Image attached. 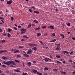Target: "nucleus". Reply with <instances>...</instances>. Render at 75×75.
<instances>
[{
    "label": "nucleus",
    "instance_id": "nucleus-27",
    "mask_svg": "<svg viewBox=\"0 0 75 75\" xmlns=\"http://www.w3.org/2000/svg\"><path fill=\"white\" fill-rule=\"evenodd\" d=\"M44 60H45V62L48 61V58L47 59V58H45V59Z\"/></svg>",
    "mask_w": 75,
    "mask_h": 75
},
{
    "label": "nucleus",
    "instance_id": "nucleus-43",
    "mask_svg": "<svg viewBox=\"0 0 75 75\" xmlns=\"http://www.w3.org/2000/svg\"><path fill=\"white\" fill-rule=\"evenodd\" d=\"M13 28L15 30H17V28H16V27H13Z\"/></svg>",
    "mask_w": 75,
    "mask_h": 75
},
{
    "label": "nucleus",
    "instance_id": "nucleus-2",
    "mask_svg": "<svg viewBox=\"0 0 75 75\" xmlns=\"http://www.w3.org/2000/svg\"><path fill=\"white\" fill-rule=\"evenodd\" d=\"M55 45L57 46V47L56 49V50H59V49L60 48V47H61L60 44H55Z\"/></svg>",
    "mask_w": 75,
    "mask_h": 75
},
{
    "label": "nucleus",
    "instance_id": "nucleus-6",
    "mask_svg": "<svg viewBox=\"0 0 75 75\" xmlns=\"http://www.w3.org/2000/svg\"><path fill=\"white\" fill-rule=\"evenodd\" d=\"M7 52V51L6 50H1L0 51V54H1V53H3V52Z\"/></svg>",
    "mask_w": 75,
    "mask_h": 75
},
{
    "label": "nucleus",
    "instance_id": "nucleus-11",
    "mask_svg": "<svg viewBox=\"0 0 75 75\" xmlns=\"http://www.w3.org/2000/svg\"><path fill=\"white\" fill-rule=\"evenodd\" d=\"M32 72L35 74V73H36L37 72V70H36L33 69L32 70Z\"/></svg>",
    "mask_w": 75,
    "mask_h": 75
},
{
    "label": "nucleus",
    "instance_id": "nucleus-45",
    "mask_svg": "<svg viewBox=\"0 0 75 75\" xmlns=\"http://www.w3.org/2000/svg\"><path fill=\"white\" fill-rule=\"evenodd\" d=\"M39 42L40 44H43V42H42V41L41 40H40Z\"/></svg>",
    "mask_w": 75,
    "mask_h": 75
},
{
    "label": "nucleus",
    "instance_id": "nucleus-56",
    "mask_svg": "<svg viewBox=\"0 0 75 75\" xmlns=\"http://www.w3.org/2000/svg\"><path fill=\"white\" fill-rule=\"evenodd\" d=\"M2 32V29L0 28V33Z\"/></svg>",
    "mask_w": 75,
    "mask_h": 75
},
{
    "label": "nucleus",
    "instance_id": "nucleus-46",
    "mask_svg": "<svg viewBox=\"0 0 75 75\" xmlns=\"http://www.w3.org/2000/svg\"><path fill=\"white\" fill-rule=\"evenodd\" d=\"M29 11L30 13H33V11L31 9H29Z\"/></svg>",
    "mask_w": 75,
    "mask_h": 75
},
{
    "label": "nucleus",
    "instance_id": "nucleus-35",
    "mask_svg": "<svg viewBox=\"0 0 75 75\" xmlns=\"http://www.w3.org/2000/svg\"><path fill=\"white\" fill-rule=\"evenodd\" d=\"M10 67H16V66H13L12 65H10Z\"/></svg>",
    "mask_w": 75,
    "mask_h": 75
},
{
    "label": "nucleus",
    "instance_id": "nucleus-8",
    "mask_svg": "<svg viewBox=\"0 0 75 75\" xmlns=\"http://www.w3.org/2000/svg\"><path fill=\"white\" fill-rule=\"evenodd\" d=\"M24 57H29V55H28L27 53H25V54H23Z\"/></svg>",
    "mask_w": 75,
    "mask_h": 75
},
{
    "label": "nucleus",
    "instance_id": "nucleus-44",
    "mask_svg": "<svg viewBox=\"0 0 75 75\" xmlns=\"http://www.w3.org/2000/svg\"><path fill=\"white\" fill-rule=\"evenodd\" d=\"M11 20H12V21L14 20V18H13V17H11Z\"/></svg>",
    "mask_w": 75,
    "mask_h": 75
},
{
    "label": "nucleus",
    "instance_id": "nucleus-63",
    "mask_svg": "<svg viewBox=\"0 0 75 75\" xmlns=\"http://www.w3.org/2000/svg\"><path fill=\"white\" fill-rule=\"evenodd\" d=\"M73 54V52H71L70 53V55H71V54Z\"/></svg>",
    "mask_w": 75,
    "mask_h": 75
},
{
    "label": "nucleus",
    "instance_id": "nucleus-9",
    "mask_svg": "<svg viewBox=\"0 0 75 75\" xmlns=\"http://www.w3.org/2000/svg\"><path fill=\"white\" fill-rule=\"evenodd\" d=\"M14 71L15 72H20V70H18V69H15L14 70Z\"/></svg>",
    "mask_w": 75,
    "mask_h": 75
},
{
    "label": "nucleus",
    "instance_id": "nucleus-42",
    "mask_svg": "<svg viewBox=\"0 0 75 75\" xmlns=\"http://www.w3.org/2000/svg\"><path fill=\"white\" fill-rule=\"evenodd\" d=\"M67 26H68V27H69V26H70L71 24H70V23H69L67 24Z\"/></svg>",
    "mask_w": 75,
    "mask_h": 75
},
{
    "label": "nucleus",
    "instance_id": "nucleus-17",
    "mask_svg": "<svg viewBox=\"0 0 75 75\" xmlns=\"http://www.w3.org/2000/svg\"><path fill=\"white\" fill-rule=\"evenodd\" d=\"M37 35L38 37H40L41 35V34L40 33H38L37 34Z\"/></svg>",
    "mask_w": 75,
    "mask_h": 75
},
{
    "label": "nucleus",
    "instance_id": "nucleus-47",
    "mask_svg": "<svg viewBox=\"0 0 75 75\" xmlns=\"http://www.w3.org/2000/svg\"><path fill=\"white\" fill-rule=\"evenodd\" d=\"M3 36H6V35H6V34L5 33H4L3 34Z\"/></svg>",
    "mask_w": 75,
    "mask_h": 75
},
{
    "label": "nucleus",
    "instance_id": "nucleus-57",
    "mask_svg": "<svg viewBox=\"0 0 75 75\" xmlns=\"http://www.w3.org/2000/svg\"><path fill=\"white\" fill-rule=\"evenodd\" d=\"M32 26H33V27H35V25L34 24H33L32 25Z\"/></svg>",
    "mask_w": 75,
    "mask_h": 75
},
{
    "label": "nucleus",
    "instance_id": "nucleus-25",
    "mask_svg": "<svg viewBox=\"0 0 75 75\" xmlns=\"http://www.w3.org/2000/svg\"><path fill=\"white\" fill-rule=\"evenodd\" d=\"M60 35L61 36V37H62L63 38H64V35L61 34H60Z\"/></svg>",
    "mask_w": 75,
    "mask_h": 75
},
{
    "label": "nucleus",
    "instance_id": "nucleus-34",
    "mask_svg": "<svg viewBox=\"0 0 75 75\" xmlns=\"http://www.w3.org/2000/svg\"><path fill=\"white\" fill-rule=\"evenodd\" d=\"M44 70H48V68H47V67H45V69H44Z\"/></svg>",
    "mask_w": 75,
    "mask_h": 75
},
{
    "label": "nucleus",
    "instance_id": "nucleus-55",
    "mask_svg": "<svg viewBox=\"0 0 75 75\" xmlns=\"http://www.w3.org/2000/svg\"><path fill=\"white\" fill-rule=\"evenodd\" d=\"M36 21H37V20H34V23H36Z\"/></svg>",
    "mask_w": 75,
    "mask_h": 75
},
{
    "label": "nucleus",
    "instance_id": "nucleus-21",
    "mask_svg": "<svg viewBox=\"0 0 75 75\" xmlns=\"http://www.w3.org/2000/svg\"><path fill=\"white\" fill-rule=\"evenodd\" d=\"M40 29H41V28H40V27H38L37 28H36L35 29V30H40Z\"/></svg>",
    "mask_w": 75,
    "mask_h": 75
},
{
    "label": "nucleus",
    "instance_id": "nucleus-59",
    "mask_svg": "<svg viewBox=\"0 0 75 75\" xmlns=\"http://www.w3.org/2000/svg\"><path fill=\"white\" fill-rule=\"evenodd\" d=\"M14 25L16 27H17V25L16 24H15Z\"/></svg>",
    "mask_w": 75,
    "mask_h": 75
},
{
    "label": "nucleus",
    "instance_id": "nucleus-19",
    "mask_svg": "<svg viewBox=\"0 0 75 75\" xmlns=\"http://www.w3.org/2000/svg\"><path fill=\"white\" fill-rule=\"evenodd\" d=\"M2 59H7V58L4 56L2 57Z\"/></svg>",
    "mask_w": 75,
    "mask_h": 75
},
{
    "label": "nucleus",
    "instance_id": "nucleus-3",
    "mask_svg": "<svg viewBox=\"0 0 75 75\" xmlns=\"http://www.w3.org/2000/svg\"><path fill=\"white\" fill-rule=\"evenodd\" d=\"M21 31H22L21 32V33L22 34H24V33H25V32H26V29H21Z\"/></svg>",
    "mask_w": 75,
    "mask_h": 75
},
{
    "label": "nucleus",
    "instance_id": "nucleus-30",
    "mask_svg": "<svg viewBox=\"0 0 75 75\" xmlns=\"http://www.w3.org/2000/svg\"><path fill=\"white\" fill-rule=\"evenodd\" d=\"M21 41H22V42H23V41H25V39H21Z\"/></svg>",
    "mask_w": 75,
    "mask_h": 75
},
{
    "label": "nucleus",
    "instance_id": "nucleus-31",
    "mask_svg": "<svg viewBox=\"0 0 75 75\" xmlns=\"http://www.w3.org/2000/svg\"><path fill=\"white\" fill-rule=\"evenodd\" d=\"M8 33H10V31H11V30L10 29H8Z\"/></svg>",
    "mask_w": 75,
    "mask_h": 75
},
{
    "label": "nucleus",
    "instance_id": "nucleus-60",
    "mask_svg": "<svg viewBox=\"0 0 75 75\" xmlns=\"http://www.w3.org/2000/svg\"><path fill=\"white\" fill-rule=\"evenodd\" d=\"M33 63H34V64H35L36 63V61H33Z\"/></svg>",
    "mask_w": 75,
    "mask_h": 75
},
{
    "label": "nucleus",
    "instance_id": "nucleus-33",
    "mask_svg": "<svg viewBox=\"0 0 75 75\" xmlns=\"http://www.w3.org/2000/svg\"><path fill=\"white\" fill-rule=\"evenodd\" d=\"M23 48V46H20L19 47V48Z\"/></svg>",
    "mask_w": 75,
    "mask_h": 75
},
{
    "label": "nucleus",
    "instance_id": "nucleus-40",
    "mask_svg": "<svg viewBox=\"0 0 75 75\" xmlns=\"http://www.w3.org/2000/svg\"><path fill=\"white\" fill-rule=\"evenodd\" d=\"M0 19H2V20H4V18H3L1 17H0Z\"/></svg>",
    "mask_w": 75,
    "mask_h": 75
},
{
    "label": "nucleus",
    "instance_id": "nucleus-20",
    "mask_svg": "<svg viewBox=\"0 0 75 75\" xmlns=\"http://www.w3.org/2000/svg\"><path fill=\"white\" fill-rule=\"evenodd\" d=\"M23 37H24L25 38H26V39H27L28 38V37H27V35H23Z\"/></svg>",
    "mask_w": 75,
    "mask_h": 75
},
{
    "label": "nucleus",
    "instance_id": "nucleus-5",
    "mask_svg": "<svg viewBox=\"0 0 75 75\" xmlns=\"http://www.w3.org/2000/svg\"><path fill=\"white\" fill-rule=\"evenodd\" d=\"M33 52V51L31 49L28 50V51L27 52V54H31Z\"/></svg>",
    "mask_w": 75,
    "mask_h": 75
},
{
    "label": "nucleus",
    "instance_id": "nucleus-49",
    "mask_svg": "<svg viewBox=\"0 0 75 75\" xmlns=\"http://www.w3.org/2000/svg\"><path fill=\"white\" fill-rule=\"evenodd\" d=\"M71 39H72V40H75V38H74V37L72 38Z\"/></svg>",
    "mask_w": 75,
    "mask_h": 75
},
{
    "label": "nucleus",
    "instance_id": "nucleus-50",
    "mask_svg": "<svg viewBox=\"0 0 75 75\" xmlns=\"http://www.w3.org/2000/svg\"><path fill=\"white\" fill-rule=\"evenodd\" d=\"M55 11L57 12V11H58V9L57 8V9H55Z\"/></svg>",
    "mask_w": 75,
    "mask_h": 75
},
{
    "label": "nucleus",
    "instance_id": "nucleus-32",
    "mask_svg": "<svg viewBox=\"0 0 75 75\" xmlns=\"http://www.w3.org/2000/svg\"><path fill=\"white\" fill-rule=\"evenodd\" d=\"M6 73H9V72H10V71L8 70H6Z\"/></svg>",
    "mask_w": 75,
    "mask_h": 75
},
{
    "label": "nucleus",
    "instance_id": "nucleus-48",
    "mask_svg": "<svg viewBox=\"0 0 75 75\" xmlns=\"http://www.w3.org/2000/svg\"><path fill=\"white\" fill-rule=\"evenodd\" d=\"M52 36H53V37H55V33H53L52 34Z\"/></svg>",
    "mask_w": 75,
    "mask_h": 75
},
{
    "label": "nucleus",
    "instance_id": "nucleus-22",
    "mask_svg": "<svg viewBox=\"0 0 75 75\" xmlns=\"http://www.w3.org/2000/svg\"><path fill=\"white\" fill-rule=\"evenodd\" d=\"M37 75H42V74L41 73H39V72H37L36 73Z\"/></svg>",
    "mask_w": 75,
    "mask_h": 75
},
{
    "label": "nucleus",
    "instance_id": "nucleus-24",
    "mask_svg": "<svg viewBox=\"0 0 75 75\" xmlns=\"http://www.w3.org/2000/svg\"><path fill=\"white\" fill-rule=\"evenodd\" d=\"M34 13H36V14H39V12L38 11H34Z\"/></svg>",
    "mask_w": 75,
    "mask_h": 75
},
{
    "label": "nucleus",
    "instance_id": "nucleus-62",
    "mask_svg": "<svg viewBox=\"0 0 75 75\" xmlns=\"http://www.w3.org/2000/svg\"><path fill=\"white\" fill-rule=\"evenodd\" d=\"M8 10H6V12H8Z\"/></svg>",
    "mask_w": 75,
    "mask_h": 75
},
{
    "label": "nucleus",
    "instance_id": "nucleus-23",
    "mask_svg": "<svg viewBox=\"0 0 75 75\" xmlns=\"http://www.w3.org/2000/svg\"><path fill=\"white\" fill-rule=\"evenodd\" d=\"M23 75H28V74L27 73L23 72L22 74Z\"/></svg>",
    "mask_w": 75,
    "mask_h": 75
},
{
    "label": "nucleus",
    "instance_id": "nucleus-13",
    "mask_svg": "<svg viewBox=\"0 0 75 75\" xmlns=\"http://www.w3.org/2000/svg\"><path fill=\"white\" fill-rule=\"evenodd\" d=\"M32 49L35 51H37V48L36 47H33L32 48Z\"/></svg>",
    "mask_w": 75,
    "mask_h": 75
},
{
    "label": "nucleus",
    "instance_id": "nucleus-53",
    "mask_svg": "<svg viewBox=\"0 0 75 75\" xmlns=\"http://www.w3.org/2000/svg\"><path fill=\"white\" fill-rule=\"evenodd\" d=\"M50 58H51V59H52V56L51 55H50Z\"/></svg>",
    "mask_w": 75,
    "mask_h": 75
},
{
    "label": "nucleus",
    "instance_id": "nucleus-12",
    "mask_svg": "<svg viewBox=\"0 0 75 75\" xmlns=\"http://www.w3.org/2000/svg\"><path fill=\"white\" fill-rule=\"evenodd\" d=\"M20 52V51L18 50H16L13 52V53H17V52Z\"/></svg>",
    "mask_w": 75,
    "mask_h": 75
},
{
    "label": "nucleus",
    "instance_id": "nucleus-18",
    "mask_svg": "<svg viewBox=\"0 0 75 75\" xmlns=\"http://www.w3.org/2000/svg\"><path fill=\"white\" fill-rule=\"evenodd\" d=\"M46 27H47V26H42L41 27V28L42 29H45V28H46Z\"/></svg>",
    "mask_w": 75,
    "mask_h": 75
},
{
    "label": "nucleus",
    "instance_id": "nucleus-64",
    "mask_svg": "<svg viewBox=\"0 0 75 75\" xmlns=\"http://www.w3.org/2000/svg\"><path fill=\"white\" fill-rule=\"evenodd\" d=\"M47 34H44L45 36H47Z\"/></svg>",
    "mask_w": 75,
    "mask_h": 75
},
{
    "label": "nucleus",
    "instance_id": "nucleus-39",
    "mask_svg": "<svg viewBox=\"0 0 75 75\" xmlns=\"http://www.w3.org/2000/svg\"><path fill=\"white\" fill-rule=\"evenodd\" d=\"M57 64H61V62L59 61H57Z\"/></svg>",
    "mask_w": 75,
    "mask_h": 75
},
{
    "label": "nucleus",
    "instance_id": "nucleus-54",
    "mask_svg": "<svg viewBox=\"0 0 75 75\" xmlns=\"http://www.w3.org/2000/svg\"><path fill=\"white\" fill-rule=\"evenodd\" d=\"M53 42H55V41H57V40L56 39H54L53 40Z\"/></svg>",
    "mask_w": 75,
    "mask_h": 75
},
{
    "label": "nucleus",
    "instance_id": "nucleus-16",
    "mask_svg": "<svg viewBox=\"0 0 75 75\" xmlns=\"http://www.w3.org/2000/svg\"><path fill=\"white\" fill-rule=\"evenodd\" d=\"M4 42H6V41L5 40H2L1 41V43H4Z\"/></svg>",
    "mask_w": 75,
    "mask_h": 75
},
{
    "label": "nucleus",
    "instance_id": "nucleus-38",
    "mask_svg": "<svg viewBox=\"0 0 75 75\" xmlns=\"http://www.w3.org/2000/svg\"><path fill=\"white\" fill-rule=\"evenodd\" d=\"M56 57L57 58H60V56H56Z\"/></svg>",
    "mask_w": 75,
    "mask_h": 75
},
{
    "label": "nucleus",
    "instance_id": "nucleus-51",
    "mask_svg": "<svg viewBox=\"0 0 75 75\" xmlns=\"http://www.w3.org/2000/svg\"><path fill=\"white\" fill-rule=\"evenodd\" d=\"M15 62H20V61L18 60H15Z\"/></svg>",
    "mask_w": 75,
    "mask_h": 75
},
{
    "label": "nucleus",
    "instance_id": "nucleus-28",
    "mask_svg": "<svg viewBox=\"0 0 75 75\" xmlns=\"http://www.w3.org/2000/svg\"><path fill=\"white\" fill-rule=\"evenodd\" d=\"M2 67L4 68H6V67H7V66H6V65H4V64H3L2 65Z\"/></svg>",
    "mask_w": 75,
    "mask_h": 75
},
{
    "label": "nucleus",
    "instance_id": "nucleus-1",
    "mask_svg": "<svg viewBox=\"0 0 75 75\" xmlns=\"http://www.w3.org/2000/svg\"><path fill=\"white\" fill-rule=\"evenodd\" d=\"M3 63L5 64H6L7 65H10V64H12L13 65H16V63L13 61H8L7 62L4 61Z\"/></svg>",
    "mask_w": 75,
    "mask_h": 75
},
{
    "label": "nucleus",
    "instance_id": "nucleus-14",
    "mask_svg": "<svg viewBox=\"0 0 75 75\" xmlns=\"http://www.w3.org/2000/svg\"><path fill=\"white\" fill-rule=\"evenodd\" d=\"M63 53H64V54H65V53L66 54H69V52H67L66 51H63Z\"/></svg>",
    "mask_w": 75,
    "mask_h": 75
},
{
    "label": "nucleus",
    "instance_id": "nucleus-37",
    "mask_svg": "<svg viewBox=\"0 0 75 75\" xmlns=\"http://www.w3.org/2000/svg\"><path fill=\"white\" fill-rule=\"evenodd\" d=\"M32 8H33L34 10H35V6H32L31 7Z\"/></svg>",
    "mask_w": 75,
    "mask_h": 75
},
{
    "label": "nucleus",
    "instance_id": "nucleus-26",
    "mask_svg": "<svg viewBox=\"0 0 75 75\" xmlns=\"http://www.w3.org/2000/svg\"><path fill=\"white\" fill-rule=\"evenodd\" d=\"M29 45L30 47H34L33 44H29Z\"/></svg>",
    "mask_w": 75,
    "mask_h": 75
},
{
    "label": "nucleus",
    "instance_id": "nucleus-15",
    "mask_svg": "<svg viewBox=\"0 0 75 75\" xmlns=\"http://www.w3.org/2000/svg\"><path fill=\"white\" fill-rule=\"evenodd\" d=\"M28 67H30L31 65V62H29L28 64Z\"/></svg>",
    "mask_w": 75,
    "mask_h": 75
},
{
    "label": "nucleus",
    "instance_id": "nucleus-36",
    "mask_svg": "<svg viewBox=\"0 0 75 75\" xmlns=\"http://www.w3.org/2000/svg\"><path fill=\"white\" fill-rule=\"evenodd\" d=\"M11 35H10V34L9 33H8V37H11Z\"/></svg>",
    "mask_w": 75,
    "mask_h": 75
},
{
    "label": "nucleus",
    "instance_id": "nucleus-4",
    "mask_svg": "<svg viewBox=\"0 0 75 75\" xmlns=\"http://www.w3.org/2000/svg\"><path fill=\"white\" fill-rule=\"evenodd\" d=\"M48 28H50V29H51L52 30H54V25H52L49 26Z\"/></svg>",
    "mask_w": 75,
    "mask_h": 75
},
{
    "label": "nucleus",
    "instance_id": "nucleus-58",
    "mask_svg": "<svg viewBox=\"0 0 75 75\" xmlns=\"http://www.w3.org/2000/svg\"><path fill=\"white\" fill-rule=\"evenodd\" d=\"M21 25H19L18 26V28H21Z\"/></svg>",
    "mask_w": 75,
    "mask_h": 75
},
{
    "label": "nucleus",
    "instance_id": "nucleus-52",
    "mask_svg": "<svg viewBox=\"0 0 75 75\" xmlns=\"http://www.w3.org/2000/svg\"><path fill=\"white\" fill-rule=\"evenodd\" d=\"M37 45L36 44H33V47H34V46H37Z\"/></svg>",
    "mask_w": 75,
    "mask_h": 75
},
{
    "label": "nucleus",
    "instance_id": "nucleus-61",
    "mask_svg": "<svg viewBox=\"0 0 75 75\" xmlns=\"http://www.w3.org/2000/svg\"><path fill=\"white\" fill-rule=\"evenodd\" d=\"M55 71H56L57 72V71H58V69H55Z\"/></svg>",
    "mask_w": 75,
    "mask_h": 75
},
{
    "label": "nucleus",
    "instance_id": "nucleus-29",
    "mask_svg": "<svg viewBox=\"0 0 75 75\" xmlns=\"http://www.w3.org/2000/svg\"><path fill=\"white\" fill-rule=\"evenodd\" d=\"M61 73L62 74H64V75H65V74H66V72H63V71Z\"/></svg>",
    "mask_w": 75,
    "mask_h": 75
},
{
    "label": "nucleus",
    "instance_id": "nucleus-10",
    "mask_svg": "<svg viewBox=\"0 0 75 75\" xmlns=\"http://www.w3.org/2000/svg\"><path fill=\"white\" fill-rule=\"evenodd\" d=\"M31 25H32V24H31V23H29L28 24V26L27 28H30V27H31Z\"/></svg>",
    "mask_w": 75,
    "mask_h": 75
},
{
    "label": "nucleus",
    "instance_id": "nucleus-41",
    "mask_svg": "<svg viewBox=\"0 0 75 75\" xmlns=\"http://www.w3.org/2000/svg\"><path fill=\"white\" fill-rule=\"evenodd\" d=\"M16 57H21V55H17Z\"/></svg>",
    "mask_w": 75,
    "mask_h": 75
},
{
    "label": "nucleus",
    "instance_id": "nucleus-7",
    "mask_svg": "<svg viewBox=\"0 0 75 75\" xmlns=\"http://www.w3.org/2000/svg\"><path fill=\"white\" fill-rule=\"evenodd\" d=\"M12 3V0H10V1H8L7 2V4H11Z\"/></svg>",
    "mask_w": 75,
    "mask_h": 75
}]
</instances>
